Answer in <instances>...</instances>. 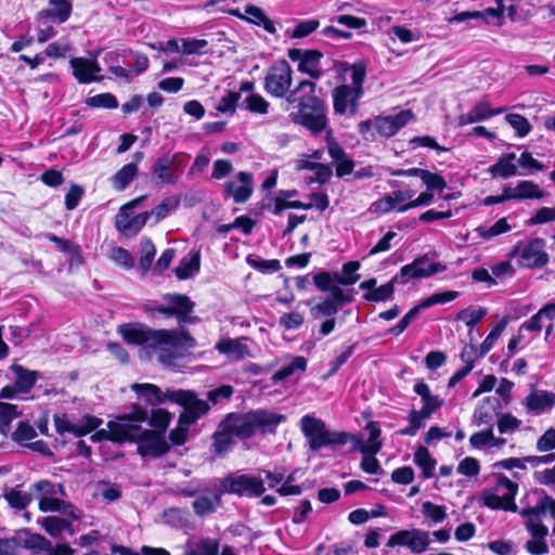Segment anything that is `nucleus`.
<instances>
[{
  "instance_id": "1",
  "label": "nucleus",
  "mask_w": 555,
  "mask_h": 555,
  "mask_svg": "<svg viewBox=\"0 0 555 555\" xmlns=\"http://www.w3.org/2000/svg\"><path fill=\"white\" fill-rule=\"evenodd\" d=\"M285 421L286 416L284 414L270 412L266 409L228 413L211 435L212 451L215 454L222 456L235 443L234 438L245 441L253 438L256 433L263 436L275 435L279 425Z\"/></svg>"
},
{
  "instance_id": "2",
  "label": "nucleus",
  "mask_w": 555,
  "mask_h": 555,
  "mask_svg": "<svg viewBox=\"0 0 555 555\" xmlns=\"http://www.w3.org/2000/svg\"><path fill=\"white\" fill-rule=\"evenodd\" d=\"M301 431L308 439L311 451H319L323 447L345 446L351 442L350 452L359 450L363 455L360 463L361 469L371 475L379 473L380 464L375 455L383 448V443L366 446L360 435L346 431H331L326 428L324 421L310 415H305L301 418Z\"/></svg>"
},
{
  "instance_id": "3",
  "label": "nucleus",
  "mask_w": 555,
  "mask_h": 555,
  "mask_svg": "<svg viewBox=\"0 0 555 555\" xmlns=\"http://www.w3.org/2000/svg\"><path fill=\"white\" fill-rule=\"evenodd\" d=\"M118 333L128 344L150 348H193L196 344L194 337L185 330H152L141 324L125 323L119 325Z\"/></svg>"
},
{
  "instance_id": "4",
  "label": "nucleus",
  "mask_w": 555,
  "mask_h": 555,
  "mask_svg": "<svg viewBox=\"0 0 555 555\" xmlns=\"http://www.w3.org/2000/svg\"><path fill=\"white\" fill-rule=\"evenodd\" d=\"M293 69L285 60L275 61L263 78V90L276 99H285L292 93Z\"/></svg>"
},
{
  "instance_id": "5",
  "label": "nucleus",
  "mask_w": 555,
  "mask_h": 555,
  "mask_svg": "<svg viewBox=\"0 0 555 555\" xmlns=\"http://www.w3.org/2000/svg\"><path fill=\"white\" fill-rule=\"evenodd\" d=\"M222 492L238 498H260L266 492V486L260 477L249 474H229L220 480Z\"/></svg>"
},
{
  "instance_id": "6",
  "label": "nucleus",
  "mask_w": 555,
  "mask_h": 555,
  "mask_svg": "<svg viewBox=\"0 0 555 555\" xmlns=\"http://www.w3.org/2000/svg\"><path fill=\"white\" fill-rule=\"evenodd\" d=\"M171 403L178 404L183 410L179 414L182 422L189 424H196L198 420L207 415L211 409L208 401L199 399L195 390L192 389H177L176 393L170 396Z\"/></svg>"
},
{
  "instance_id": "7",
  "label": "nucleus",
  "mask_w": 555,
  "mask_h": 555,
  "mask_svg": "<svg viewBox=\"0 0 555 555\" xmlns=\"http://www.w3.org/2000/svg\"><path fill=\"white\" fill-rule=\"evenodd\" d=\"M296 108L297 111H294L289 114V119L294 124L306 128L312 134H320L326 129L328 119L326 115L327 107L325 102L298 106Z\"/></svg>"
},
{
  "instance_id": "8",
  "label": "nucleus",
  "mask_w": 555,
  "mask_h": 555,
  "mask_svg": "<svg viewBox=\"0 0 555 555\" xmlns=\"http://www.w3.org/2000/svg\"><path fill=\"white\" fill-rule=\"evenodd\" d=\"M426 262H428V254L416 257L411 263L404 264L400 268V271L393 275V282L404 285L411 280L428 279L436 273L447 270V266L444 263L435 261L427 264L426 271L418 270V264H425Z\"/></svg>"
},
{
  "instance_id": "9",
  "label": "nucleus",
  "mask_w": 555,
  "mask_h": 555,
  "mask_svg": "<svg viewBox=\"0 0 555 555\" xmlns=\"http://www.w3.org/2000/svg\"><path fill=\"white\" fill-rule=\"evenodd\" d=\"M137 453L141 457L159 459L170 451L166 435L158 430L143 429L135 442Z\"/></svg>"
},
{
  "instance_id": "10",
  "label": "nucleus",
  "mask_w": 555,
  "mask_h": 555,
  "mask_svg": "<svg viewBox=\"0 0 555 555\" xmlns=\"http://www.w3.org/2000/svg\"><path fill=\"white\" fill-rule=\"evenodd\" d=\"M287 56L293 62H298V70L308 75L311 79L318 80L323 76L321 68V60L323 53L317 49L302 50L299 48H291Z\"/></svg>"
},
{
  "instance_id": "11",
  "label": "nucleus",
  "mask_w": 555,
  "mask_h": 555,
  "mask_svg": "<svg viewBox=\"0 0 555 555\" xmlns=\"http://www.w3.org/2000/svg\"><path fill=\"white\" fill-rule=\"evenodd\" d=\"M314 286L324 293H330L326 298L333 301L338 308L353 300V289L344 291L340 284L336 283L330 271H320L312 276Z\"/></svg>"
},
{
  "instance_id": "12",
  "label": "nucleus",
  "mask_w": 555,
  "mask_h": 555,
  "mask_svg": "<svg viewBox=\"0 0 555 555\" xmlns=\"http://www.w3.org/2000/svg\"><path fill=\"white\" fill-rule=\"evenodd\" d=\"M364 91H359L353 87L341 83L332 90L333 109L336 115H356L359 111V101Z\"/></svg>"
},
{
  "instance_id": "13",
  "label": "nucleus",
  "mask_w": 555,
  "mask_h": 555,
  "mask_svg": "<svg viewBox=\"0 0 555 555\" xmlns=\"http://www.w3.org/2000/svg\"><path fill=\"white\" fill-rule=\"evenodd\" d=\"M254 193V176L248 171H238L233 180L223 184V195L235 204H245Z\"/></svg>"
},
{
  "instance_id": "14",
  "label": "nucleus",
  "mask_w": 555,
  "mask_h": 555,
  "mask_svg": "<svg viewBox=\"0 0 555 555\" xmlns=\"http://www.w3.org/2000/svg\"><path fill=\"white\" fill-rule=\"evenodd\" d=\"M43 543L39 538H34L33 532L25 528L17 530L13 537L0 538V555H20V548H38Z\"/></svg>"
},
{
  "instance_id": "15",
  "label": "nucleus",
  "mask_w": 555,
  "mask_h": 555,
  "mask_svg": "<svg viewBox=\"0 0 555 555\" xmlns=\"http://www.w3.org/2000/svg\"><path fill=\"white\" fill-rule=\"evenodd\" d=\"M545 241L534 237L528 241L519 255V264L529 269L542 268L548 262V255L545 251Z\"/></svg>"
},
{
  "instance_id": "16",
  "label": "nucleus",
  "mask_w": 555,
  "mask_h": 555,
  "mask_svg": "<svg viewBox=\"0 0 555 555\" xmlns=\"http://www.w3.org/2000/svg\"><path fill=\"white\" fill-rule=\"evenodd\" d=\"M69 64L74 78L81 85L99 82L104 78L98 75L101 72V67L96 60L74 56L69 60Z\"/></svg>"
},
{
  "instance_id": "17",
  "label": "nucleus",
  "mask_w": 555,
  "mask_h": 555,
  "mask_svg": "<svg viewBox=\"0 0 555 555\" xmlns=\"http://www.w3.org/2000/svg\"><path fill=\"white\" fill-rule=\"evenodd\" d=\"M131 389L145 402L146 405L150 406H159L165 402L171 403L170 396L176 393L177 389L167 388L166 390H162V388L155 384L151 383H142V384H132Z\"/></svg>"
},
{
  "instance_id": "18",
  "label": "nucleus",
  "mask_w": 555,
  "mask_h": 555,
  "mask_svg": "<svg viewBox=\"0 0 555 555\" xmlns=\"http://www.w3.org/2000/svg\"><path fill=\"white\" fill-rule=\"evenodd\" d=\"M317 82L308 79L300 80L292 90L286 102L294 107L319 104L325 102L315 93Z\"/></svg>"
},
{
  "instance_id": "19",
  "label": "nucleus",
  "mask_w": 555,
  "mask_h": 555,
  "mask_svg": "<svg viewBox=\"0 0 555 555\" xmlns=\"http://www.w3.org/2000/svg\"><path fill=\"white\" fill-rule=\"evenodd\" d=\"M502 410V403L495 396H488L475 409L473 414V423L477 426L486 425L493 429L494 418L498 417Z\"/></svg>"
},
{
  "instance_id": "20",
  "label": "nucleus",
  "mask_w": 555,
  "mask_h": 555,
  "mask_svg": "<svg viewBox=\"0 0 555 555\" xmlns=\"http://www.w3.org/2000/svg\"><path fill=\"white\" fill-rule=\"evenodd\" d=\"M72 12V0H50L49 8L39 11L36 18L38 22L51 20L53 23L64 24L69 20Z\"/></svg>"
},
{
  "instance_id": "21",
  "label": "nucleus",
  "mask_w": 555,
  "mask_h": 555,
  "mask_svg": "<svg viewBox=\"0 0 555 555\" xmlns=\"http://www.w3.org/2000/svg\"><path fill=\"white\" fill-rule=\"evenodd\" d=\"M164 300L168 302L170 315L176 317L179 323H188L195 302L185 294H165Z\"/></svg>"
},
{
  "instance_id": "22",
  "label": "nucleus",
  "mask_w": 555,
  "mask_h": 555,
  "mask_svg": "<svg viewBox=\"0 0 555 555\" xmlns=\"http://www.w3.org/2000/svg\"><path fill=\"white\" fill-rule=\"evenodd\" d=\"M151 215L150 211H143L134 216L131 212H118L115 217V227L126 235H135L146 224Z\"/></svg>"
},
{
  "instance_id": "23",
  "label": "nucleus",
  "mask_w": 555,
  "mask_h": 555,
  "mask_svg": "<svg viewBox=\"0 0 555 555\" xmlns=\"http://www.w3.org/2000/svg\"><path fill=\"white\" fill-rule=\"evenodd\" d=\"M152 182L154 184H176L178 177L169 164L168 153L159 156L151 167Z\"/></svg>"
},
{
  "instance_id": "24",
  "label": "nucleus",
  "mask_w": 555,
  "mask_h": 555,
  "mask_svg": "<svg viewBox=\"0 0 555 555\" xmlns=\"http://www.w3.org/2000/svg\"><path fill=\"white\" fill-rule=\"evenodd\" d=\"M247 338H222L216 344V349L220 354H224L235 361L243 360L245 357L249 356V348L244 343Z\"/></svg>"
},
{
  "instance_id": "25",
  "label": "nucleus",
  "mask_w": 555,
  "mask_h": 555,
  "mask_svg": "<svg viewBox=\"0 0 555 555\" xmlns=\"http://www.w3.org/2000/svg\"><path fill=\"white\" fill-rule=\"evenodd\" d=\"M525 405L529 412L539 415L555 405V395L547 390H533L526 397Z\"/></svg>"
},
{
  "instance_id": "26",
  "label": "nucleus",
  "mask_w": 555,
  "mask_h": 555,
  "mask_svg": "<svg viewBox=\"0 0 555 555\" xmlns=\"http://www.w3.org/2000/svg\"><path fill=\"white\" fill-rule=\"evenodd\" d=\"M10 370L14 374V385L21 393H28L39 378V372L29 370L21 364L13 363Z\"/></svg>"
},
{
  "instance_id": "27",
  "label": "nucleus",
  "mask_w": 555,
  "mask_h": 555,
  "mask_svg": "<svg viewBox=\"0 0 555 555\" xmlns=\"http://www.w3.org/2000/svg\"><path fill=\"white\" fill-rule=\"evenodd\" d=\"M515 158L516 154L514 152L502 155L495 164L488 168V172L492 178L508 179L516 176L517 166L514 164Z\"/></svg>"
},
{
  "instance_id": "28",
  "label": "nucleus",
  "mask_w": 555,
  "mask_h": 555,
  "mask_svg": "<svg viewBox=\"0 0 555 555\" xmlns=\"http://www.w3.org/2000/svg\"><path fill=\"white\" fill-rule=\"evenodd\" d=\"M245 14L247 15L245 17V20L248 23H251L256 26H261L269 34L273 35L276 33V27H275L273 21H271L268 17V15L264 13V11L261 8L254 5V4H248L245 8Z\"/></svg>"
},
{
  "instance_id": "29",
  "label": "nucleus",
  "mask_w": 555,
  "mask_h": 555,
  "mask_svg": "<svg viewBox=\"0 0 555 555\" xmlns=\"http://www.w3.org/2000/svg\"><path fill=\"white\" fill-rule=\"evenodd\" d=\"M34 538H39L43 543H39L38 548H33L34 554L44 553L46 555H74L75 550L68 543H57L55 546L52 545L51 541L48 540L40 533H34Z\"/></svg>"
},
{
  "instance_id": "30",
  "label": "nucleus",
  "mask_w": 555,
  "mask_h": 555,
  "mask_svg": "<svg viewBox=\"0 0 555 555\" xmlns=\"http://www.w3.org/2000/svg\"><path fill=\"white\" fill-rule=\"evenodd\" d=\"M414 463L422 469L423 477L429 479L434 477L436 460L430 455L425 446H418L414 452Z\"/></svg>"
},
{
  "instance_id": "31",
  "label": "nucleus",
  "mask_w": 555,
  "mask_h": 555,
  "mask_svg": "<svg viewBox=\"0 0 555 555\" xmlns=\"http://www.w3.org/2000/svg\"><path fill=\"white\" fill-rule=\"evenodd\" d=\"M307 366H308V361L305 357H302V356L294 357L288 364L281 367L279 371H276L271 376V383H272V385H276L280 382L292 376L295 373V371L305 372L307 370Z\"/></svg>"
},
{
  "instance_id": "32",
  "label": "nucleus",
  "mask_w": 555,
  "mask_h": 555,
  "mask_svg": "<svg viewBox=\"0 0 555 555\" xmlns=\"http://www.w3.org/2000/svg\"><path fill=\"white\" fill-rule=\"evenodd\" d=\"M173 418V414L167 409L153 408L147 416V423L152 427V430H158L166 435V431Z\"/></svg>"
},
{
  "instance_id": "33",
  "label": "nucleus",
  "mask_w": 555,
  "mask_h": 555,
  "mask_svg": "<svg viewBox=\"0 0 555 555\" xmlns=\"http://www.w3.org/2000/svg\"><path fill=\"white\" fill-rule=\"evenodd\" d=\"M360 266V262L357 260L348 261L343 264L341 273L332 272L333 279L341 286H351L360 280V274L358 273Z\"/></svg>"
},
{
  "instance_id": "34",
  "label": "nucleus",
  "mask_w": 555,
  "mask_h": 555,
  "mask_svg": "<svg viewBox=\"0 0 555 555\" xmlns=\"http://www.w3.org/2000/svg\"><path fill=\"white\" fill-rule=\"evenodd\" d=\"M138 165L128 163L124 165L113 177L112 185L116 191H124L137 177Z\"/></svg>"
},
{
  "instance_id": "35",
  "label": "nucleus",
  "mask_w": 555,
  "mask_h": 555,
  "mask_svg": "<svg viewBox=\"0 0 555 555\" xmlns=\"http://www.w3.org/2000/svg\"><path fill=\"white\" fill-rule=\"evenodd\" d=\"M142 423L134 424H119L114 423L117 444H124L127 442L135 443L138 437L141 435L144 428L141 426Z\"/></svg>"
},
{
  "instance_id": "36",
  "label": "nucleus",
  "mask_w": 555,
  "mask_h": 555,
  "mask_svg": "<svg viewBox=\"0 0 555 555\" xmlns=\"http://www.w3.org/2000/svg\"><path fill=\"white\" fill-rule=\"evenodd\" d=\"M40 524L43 530L52 538H60L65 530L73 531V526L69 520L56 516H47Z\"/></svg>"
},
{
  "instance_id": "37",
  "label": "nucleus",
  "mask_w": 555,
  "mask_h": 555,
  "mask_svg": "<svg viewBox=\"0 0 555 555\" xmlns=\"http://www.w3.org/2000/svg\"><path fill=\"white\" fill-rule=\"evenodd\" d=\"M506 496L503 494L502 496L492 493L490 491H485L482 495L483 505L492 511H508L516 513L518 507L517 504L513 501H506Z\"/></svg>"
},
{
  "instance_id": "38",
  "label": "nucleus",
  "mask_w": 555,
  "mask_h": 555,
  "mask_svg": "<svg viewBox=\"0 0 555 555\" xmlns=\"http://www.w3.org/2000/svg\"><path fill=\"white\" fill-rule=\"evenodd\" d=\"M201 268V254L195 251L191 255L190 259H182L179 266L175 269L176 276L179 280L190 279Z\"/></svg>"
},
{
  "instance_id": "39",
  "label": "nucleus",
  "mask_w": 555,
  "mask_h": 555,
  "mask_svg": "<svg viewBox=\"0 0 555 555\" xmlns=\"http://www.w3.org/2000/svg\"><path fill=\"white\" fill-rule=\"evenodd\" d=\"M246 263L250 268L259 271L262 274L278 272L282 269L280 260H278V259L266 260L255 254L247 255Z\"/></svg>"
},
{
  "instance_id": "40",
  "label": "nucleus",
  "mask_w": 555,
  "mask_h": 555,
  "mask_svg": "<svg viewBox=\"0 0 555 555\" xmlns=\"http://www.w3.org/2000/svg\"><path fill=\"white\" fill-rule=\"evenodd\" d=\"M544 196V191L531 180H521L517 183V201L541 199Z\"/></svg>"
},
{
  "instance_id": "41",
  "label": "nucleus",
  "mask_w": 555,
  "mask_h": 555,
  "mask_svg": "<svg viewBox=\"0 0 555 555\" xmlns=\"http://www.w3.org/2000/svg\"><path fill=\"white\" fill-rule=\"evenodd\" d=\"M396 284H398V282H393V276H392L390 281L380 285L379 287H375V289H373V292L365 293L363 295V299L365 301H371V302H379V301L389 300L393 296Z\"/></svg>"
},
{
  "instance_id": "42",
  "label": "nucleus",
  "mask_w": 555,
  "mask_h": 555,
  "mask_svg": "<svg viewBox=\"0 0 555 555\" xmlns=\"http://www.w3.org/2000/svg\"><path fill=\"white\" fill-rule=\"evenodd\" d=\"M430 415L424 413L423 410H411L409 414V425L404 428H401L397 431L399 436H410L413 437L416 435L417 430L424 427L423 420L429 418Z\"/></svg>"
},
{
  "instance_id": "43",
  "label": "nucleus",
  "mask_w": 555,
  "mask_h": 555,
  "mask_svg": "<svg viewBox=\"0 0 555 555\" xmlns=\"http://www.w3.org/2000/svg\"><path fill=\"white\" fill-rule=\"evenodd\" d=\"M508 323L507 317H504L501 319L494 327L490 331V333L487 335L485 340L481 343L479 348V358L485 357L493 347L498 338L501 336L503 331L506 328Z\"/></svg>"
},
{
  "instance_id": "44",
  "label": "nucleus",
  "mask_w": 555,
  "mask_h": 555,
  "mask_svg": "<svg viewBox=\"0 0 555 555\" xmlns=\"http://www.w3.org/2000/svg\"><path fill=\"white\" fill-rule=\"evenodd\" d=\"M140 269L142 270V273H146L153 263L154 257L156 255V247L153 244L152 240L149 237H143L140 243Z\"/></svg>"
},
{
  "instance_id": "45",
  "label": "nucleus",
  "mask_w": 555,
  "mask_h": 555,
  "mask_svg": "<svg viewBox=\"0 0 555 555\" xmlns=\"http://www.w3.org/2000/svg\"><path fill=\"white\" fill-rule=\"evenodd\" d=\"M85 104L90 108L114 109L118 107V100L113 93L105 92L87 98Z\"/></svg>"
},
{
  "instance_id": "46",
  "label": "nucleus",
  "mask_w": 555,
  "mask_h": 555,
  "mask_svg": "<svg viewBox=\"0 0 555 555\" xmlns=\"http://www.w3.org/2000/svg\"><path fill=\"white\" fill-rule=\"evenodd\" d=\"M219 540L205 538L199 540L186 555H217L219 553Z\"/></svg>"
},
{
  "instance_id": "47",
  "label": "nucleus",
  "mask_w": 555,
  "mask_h": 555,
  "mask_svg": "<svg viewBox=\"0 0 555 555\" xmlns=\"http://www.w3.org/2000/svg\"><path fill=\"white\" fill-rule=\"evenodd\" d=\"M103 424V420L92 415L85 414L81 416L79 424H77L76 437L81 438L98 429Z\"/></svg>"
},
{
  "instance_id": "48",
  "label": "nucleus",
  "mask_w": 555,
  "mask_h": 555,
  "mask_svg": "<svg viewBox=\"0 0 555 555\" xmlns=\"http://www.w3.org/2000/svg\"><path fill=\"white\" fill-rule=\"evenodd\" d=\"M7 503L14 509L23 511L31 503L30 494L12 489L4 494Z\"/></svg>"
},
{
  "instance_id": "49",
  "label": "nucleus",
  "mask_w": 555,
  "mask_h": 555,
  "mask_svg": "<svg viewBox=\"0 0 555 555\" xmlns=\"http://www.w3.org/2000/svg\"><path fill=\"white\" fill-rule=\"evenodd\" d=\"M422 514L431 520L433 524L442 522L448 514L444 505H438L430 501H426L422 505Z\"/></svg>"
},
{
  "instance_id": "50",
  "label": "nucleus",
  "mask_w": 555,
  "mask_h": 555,
  "mask_svg": "<svg viewBox=\"0 0 555 555\" xmlns=\"http://www.w3.org/2000/svg\"><path fill=\"white\" fill-rule=\"evenodd\" d=\"M505 120L516 131V134L520 138L526 137L531 131L532 127L529 120L517 113H511L505 116Z\"/></svg>"
},
{
  "instance_id": "51",
  "label": "nucleus",
  "mask_w": 555,
  "mask_h": 555,
  "mask_svg": "<svg viewBox=\"0 0 555 555\" xmlns=\"http://www.w3.org/2000/svg\"><path fill=\"white\" fill-rule=\"evenodd\" d=\"M191 426L192 424H189L188 422L181 423V420L178 417L177 426L169 431V443L176 447L183 446L188 440L189 429Z\"/></svg>"
},
{
  "instance_id": "52",
  "label": "nucleus",
  "mask_w": 555,
  "mask_h": 555,
  "mask_svg": "<svg viewBox=\"0 0 555 555\" xmlns=\"http://www.w3.org/2000/svg\"><path fill=\"white\" fill-rule=\"evenodd\" d=\"M460 293L456 291H444L435 293L429 297L423 299L420 304L423 309L429 308L435 305H443L450 302L459 297Z\"/></svg>"
},
{
  "instance_id": "53",
  "label": "nucleus",
  "mask_w": 555,
  "mask_h": 555,
  "mask_svg": "<svg viewBox=\"0 0 555 555\" xmlns=\"http://www.w3.org/2000/svg\"><path fill=\"white\" fill-rule=\"evenodd\" d=\"M509 230H511V225L508 224L506 218L499 219L490 228H483V227L477 228L479 235L485 240H490L494 236L506 233Z\"/></svg>"
},
{
  "instance_id": "54",
  "label": "nucleus",
  "mask_w": 555,
  "mask_h": 555,
  "mask_svg": "<svg viewBox=\"0 0 555 555\" xmlns=\"http://www.w3.org/2000/svg\"><path fill=\"white\" fill-rule=\"evenodd\" d=\"M245 108L256 114H267L269 111V102L258 93L249 94L244 103Z\"/></svg>"
},
{
  "instance_id": "55",
  "label": "nucleus",
  "mask_w": 555,
  "mask_h": 555,
  "mask_svg": "<svg viewBox=\"0 0 555 555\" xmlns=\"http://www.w3.org/2000/svg\"><path fill=\"white\" fill-rule=\"evenodd\" d=\"M339 309L340 308L333 304V301L325 297L321 302H318L310 309V313L314 319L320 317L334 318V315L338 313Z\"/></svg>"
},
{
  "instance_id": "56",
  "label": "nucleus",
  "mask_w": 555,
  "mask_h": 555,
  "mask_svg": "<svg viewBox=\"0 0 555 555\" xmlns=\"http://www.w3.org/2000/svg\"><path fill=\"white\" fill-rule=\"evenodd\" d=\"M421 180L425 184L427 191L431 192H442L448 186L446 179L440 173L431 172L427 169Z\"/></svg>"
},
{
  "instance_id": "57",
  "label": "nucleus",
  "mask_w": 555,
  "mask_h": 555,
  "mask_svg": "<svg viewBox=\"0 0 555 555\" xmlns=\"http://www.w3.org/2000/svg\"><path fill=\"white\" fill-rule=\"evenodd\" d=\"M351 87L359 91H364L363 83L366 78V63L360 60L351 66Z\"/></svg>"
},
{
  "instance_id": "58",
  "label": "nucleus",
  "mask_w": 555,
  "mask_h": 555,
  "mask_svg": "<svg viewBox=\"0 0 555 555\" xmlns=\"http://www.w3.org/2000/svg\"><path fill=\"white\" fill-rule=\"evenodd\" d=\"M422 309L423 307H421V304L414 306L403 315V318L393 327L389 330V333L395 337L402 334L411 324V322L418 315Z\"/></svg>"
},
{
  "instance_id": "59",
  "label": "nucleus",
  "mask_w": 555,
  "mask_h": 555,
  "mask_svg": "<svg viewBox=\"0 0 555 555\" xmlns=\"http://www.w3.org/2000/svg\"><path fill=\"white\" fill-rule=\"evenodd\" d=\"M36 429L28 422H20L12 434V439L20 444H24L26 441L36 438Z\"/></svg>"
},
{
  "instance_id": "60",
  "label": "nucleus",
  "mask_w": 555,
  "mask_h": 555,
  "mask_svg": "<svg viewBox=\"0 0 555 555\" xmlns=\"http://www.w3.org/2000/svg\"><path fill=\"white\" fill-rule=\"evenodd\" d=\"M486 314L487 309L485 308L464 309L459 312L457 319L464 321L467 327L473 328L485 318Z\"/></svg>"
},
{
  "instance_id": "61",
  "label": "nucleus",
  "mask_w": 555,
  "mask_h": 555,
  "mask_svg": "<svg viewBox=\"0 0 555 555\" xmlns=\"http://www.w3.org/2000/svg\"><path fill=\"white\" fill-rule=\"evenodd\" d=\"M325 141H326L327 153H328L330 157L332 158L333 163H336V162L345 158L346 156H348L345 149L333 137L332 129H330L326 132Z\"/></svg>"
},
{
  "instance_id": "62",
  "label": "nucleus",
  "mask_w": 555,
  "mask_h": 555,
  "mask_svg": "<svg viewBox=\"0 0 555 555\" xmlns=\"http://www.w3.org/2000/svg\"><path fill=\"white\" fill-rule=\"evenodd\" d=\"M320 26V22L318 20H306L301 21L296 24V26L293 28L291 37L300 39L308 37L313 31H315Z\"/></svg>"
},
{
  "instance_id": "63",
  "label": "nucleus",
  "mask_w": 555,
  "mask_h": 555,
  "mask_svg": "<svg viewBox=\"0 0 555 555\" xmlns=\"http://www.w3.org/2000/svg\"><path fill=\"white\" fill-rule=\"evenodd\" d=\"M53 423H54L55 431L59 435H64V434L68 433V434H73L76 437L77 425L73 424L69 421V416L67 413L54 414Z\"/></svg>"
},
{
  "instance_id": "64",
  "label": "nucleus",
  "mask_w": 555,
  "mask_h": 555,
  "mask_svg": "<svg viewBox=\"0 0 555 555\" xmlns=\"http://www.w3.org/2000/svg\"><path fill=\"white\" fill-rule=\"evenodd\" d=\"M555 221V206L541 207L535 214L527 221L529 225L544 224Z\"/></svg>"
}]
</instances>
